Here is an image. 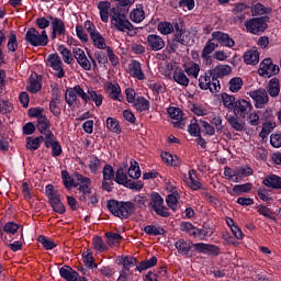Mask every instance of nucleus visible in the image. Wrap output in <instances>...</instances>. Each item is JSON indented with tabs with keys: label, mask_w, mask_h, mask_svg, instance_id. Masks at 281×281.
Wrapping results in <instances>:
<instances>
[{
	"label": "nucleus",
	"mask_w": 281,
	"mask_h": 281,
	"mask_svg": "<svg viewBox=\"0 0 281 281\" xmlns=\"http://www.w3.org/2000/svg\"><path fill=\"white\" fill-rule=\"evenodd\" d=\"M243 58L246 65L256 66L260 63V53L258 50H248L244 54Z\"/></svg>",
	"instance_id": "obj_27"
},
{
	"label": "nucleus",
	"mask_w": 281,
	"mask_h": 281,
	"mask_svg": "<svg viewBox=\"0 0 281 281\" xmlns=\"http://www.w3.org/2000/svg\"><path fill=\"white\" fill-rule=\"evenodd\" d=\"M167 113L171 120H182L183 119V111L180 108L170 106L167 109Z\"/></svg>",
	"instance_id": "obj_54"
},
{
	"label": "nucleus",
	"mask_w": 281,
	"mask_h": 281,
	"mask_svg": "<svg viewBox=\"0 0 281 281\" xmlns=\"http://www.w3.org/2000/svg\"><path fill=\"white\" fill-rule=\"evenodd\" d=\"M47 19L52 22L53 31L57 32L58 36H65L66 27L65 22L60 18H54L53 15H47Z\"/></svg>",
	"instance_id": "obj_21"
},
{
	"label": "nucleus",
	"mask_w": 281,
	"mask_h": 281,
	"mask_svg": "<svg viewBox=\"0 0 281 281\" xmlns=\"http://www.w3.org/2000/svg\"><path fill=\"white\" fill-rule=\"evenodd\" d=\"M120 263L123 266L122 271H127L131 273V269L137 265V258L135 257H122Z\"/></svg>",
	"instance_id": "obj_40"
},
{
	"label": "nucleus",
	"mask_w": 281,
	"mask_h": 281,
	"mask_svg": "<svg viewBox=\"0 0 281 281\" xmlns=\"http://www.w3.org/2000/svg\"><path fill=\"white\" fill-rule=\"evenodd\" d=\"M217 47L218 44H215L214 40H209L202 49L201 56H210V54H213V52L217 49Z\"/></svg>",
	"instance_id": "obj_50"
},
{
	"label": "nucleus",
	"mask_w": 281,
	"mask_h": 281,
	"mask_svg": "<svg viewBox=\"0 0 281 281\" xmlns=\"http://www.w3.org/2000/svg\"><path fill=\"white\" fill-rule=\"evenodd\" d=\"M115 3L112 10H117L120 12H128L131 7L135 3V0H111Z\"/></svg>",
	"instance_id": "obj_30"
},
{
	"label": "nucleus",
	"mask_w": 281,
	"mask_h": 281,
	"mask_svg": "<svg viewBox=\"0 0 281 281\" xmlns=\"http://www.w3.org/2000/svg\"><path fill=\"white\" fill-rule=\"evenodd\" d=\"M59 276L66 281H72L78 276V271L66 265L59 269Z\"/></svg>",
	"instance_id": "obj_26"
},
{
	"label": "nucleus",
	"mask_w": 281,
	"mask_h": 281,
	"mask_svg": "<svg viewBox=\"0 0 281 281\" xmlns=\"http://www.w3.org/2000/svg\"><path fill=\"white\" fill-rule=\"evenodd\" d=\"M72 54L81 69L83 71H91V61H89V58H87V54H85V50L82 48H74Z\"/></svg>",
	"instance_id": "obj_14"
},
{
	"label": "nucleus",
	"mask_w": 281,
	"mask_h": 281,
	"mask_svg": "<svg viewBox=\"0 0 281 281\" xmlns=\"http://www.w3.org/2000/svg\"><path fill=\"white\" fill-rule=\"evenodd\" d=\"M106 89L110 93V98L112 100H116L117 102H122V88H120V83L110 82L106 86Z\"/></svg>",
	"instance_id": "obj_23"
},
{
	"label": "nucleus",
	"mask_w": 281,
	"mask_h": 281,
	"mask_svg": "<svg viewBox=\"0 0 281 281\" xmlns=\"http://www.w3.org/2000/svg\"><path fill=\"white\" fill-rule=\"evenodd\" d=\"M262 184L271 190H281V177L274 173H270L265 177Z\"/></svg>",
	"instance_id": "obj_17"
},
{
	"label": "nucleus",
	"mask_w": 281,
	"mask_h": 281,
	"mask_svg": "<svg viewBox=\"0 0 281 281\" xmlns=\"http://www.w3.org/2000/svg\"><path fill=\"white\" fill-rule=\"evenodd\" d=\"M149 210H153V212H155L157 216H161L162 218L170 217V211L168 210V206L164 204V198L161 196V194H159V192H151L149 194Z\"/></svg>",
	"instance_id": "obj_7"
},
{
	"label": "nucleus",
	"mask_w": 281,
	"mask_h": 281,
	"mask_svg": "<svg viewBox=\"0 0 281 281\" xmlns=\"http://www.w3.org/2000/svg\"><path fill=\"white\" fill-rule=\"evenodd\" d=\"M258 74L261 78L278 76L280 74V66L273 64V59L265 58L259 65Z\"/></svg>",
	"instance_id": "obj_9"
},
{
	"label": "nucleus",
	"mask_w": 281,
	"mask_h": 281,
	"mask_svg": "<svg viewBox=\"0 0 281 281\" xmlns=\"http://www.w3.org/2000/svg\"><path fill=\"white\" fill-rule=\"evenodd\" d=\"M252 109H254V105H251L249 103V101H247L245 99H238L232 111L234 112V115L236 117H241L243 120H245V117H247V115H251Z\"/></svg>",
	"instance_id": "obj_10"
},
{
	"label": "nucleus",
	"mask_w": 281,
	"mask_h": 281,
	"mask_svg": "<svg viewBox=\"0 0 281 281\" xmlns=\"http://www.w3.org/2000/svg\"><path fill=\"white\" fill-rule=\"evenodd\" d=\"M254 175V169L251 167H239L236 171H234V177H251Z\"/></svg>",
	"instance_id": "obj_59"
},
{
	"label": "nucleus",
	"mask_w": 281,
	"mask_h": 281,
	"mask_svg": "<svg viewBox=\"0 0 281 281\" xmlns=\"http://www.w3.org/2000/svg\"><path fill=\"white\" fill-rule=\"evenodd\" d=\"M105 238H106L108 245H110V247H111V246L120 243V240H122L123 237L119 233L108 232V233H105Z\"/></svg>",
	"instance_id": "obj_57"
},
{
	"label": "nucleus",
	"mask_w": 281,
	"mask_h": 281,
	"mask_svg": "<svg viewBox=\"0 0 281 281\" xmlns=\"http://www.w3.org/2000/svg\"><path fill=\"white\" fill-rule=\"evenodd\" d=\"M57 52H59V54H61L63 60H64V63H66V65H71V63H74V57L71 56V50H69V48H67L65 45H59L57 47Z\"/></svg>",
	"instance_id": "obj_42"
},
{
	"label": "nucleus",
	"mask_w": 281,
	"mask_h": 281,
	"mask_svg": "<svg viewBox=\"0 0 281 281\" xmlns=\"http://www.w3.org/2000/svg\"><path fill=\"white\" fill-rule=\"evenodd\" d=\"M147 45L151 52H161V49L166 47V42L164 41V37L157 34H149L147 36Z\"/></svg>",
	"instance_id": "obj_15"
},
{
	"label": "nucleus",
	"mask_w": 281,
	"mask_h": 281,
	"mask_svg": "<svg viewBox=\"0 0 281 281\" xmlns=\"http://www.w3.org/2000/svg\"><path fill=\"white\" fill-rule=\"evenodd\" d=\"M50 207H53V211H55L57 214H65L67 212V209H65V204H63L61 200L50 203Z\"/></svg>",
	"instance_id": "obj_64"
},
{
	"label": "nucleus",
	"mask_w": 281,
	"mask_h": 281,
	"mask_svg": "<svg viewBox=\"0 0 281 281\" xmlns=\"http://www.w3.org/2000/svg\"><path fill=\"white\" fill-rule=\"evenodd\" d=\"M105 126L111 133H115L116 135L122 133V126H120V121H117V119L109 116L105 121Z\"/></svg>",
	"instance_id": "obj_33"
},
{
	"label": "nucleus",
	"mask_w": 281,
	"mask_h": 281,
	"mask_svg": "<svg viewBox=\"0 0 281 281\" xmlns=\"http://www.w3.org/2000/svg\"><path fill=\"white\" fill-rule=\"evenodd\" d=\"M157 261L158 259L155 256H153L148 260L140 261L136 267V271H139V273H142V271H146V269L155 267L157 265Z\"/></svg>",
	"instance_id": "obj_39"
},
{
	"label": "nucleus",
	"mask_w": 281,
	"mask_h": 281,
	"mask_svg": "<svg viewBox=\"0 0 281 281\" xmlns=\"http://www.w3.org/2000/svg\"><path fill=\"white\" fill-rule=\"evenodd\" d=\"M186 74L199 78V71H201V66L196 63H192L191 66L184 68Z\"/></svg>",
	"instance_id": "obj_61"
},
{
	"label": "nucleus",
	"mask_w": 281,
	"mask_h": 281,
	"mask_svg": "<svg viewBox=\"0 0 281 281\" xmlns=\"http://www.w3.org/2000/svg\"><path fill=\"white\" fill-rule=\"evenodd\" d=\"M65 100L68 106H74V103L78 100V92H76V87L68 88L65 92Z\"/></svg>",
	"instance_id": "obj_41"
},
{
	"label": "nucleus",
	"mask_w": 281,
	"mask_h": 281,
	"mask_svg": "<svg viewBox=\"0 0 281 281\" xmlns=\"http://www.w3.org/2000/svg\"><path fill=\"white\" fill-rule=\"evenodd\" d=\"M212 41H215L216 45H221L222 47H228L232 49L236 42L229 34L224 33L223 31H215L212 33Z\"/></svg>",
	"instance_id": "obj_12"
},
{
	"label": "nucleus",
	"mask_w": 281,
	"mask_h": 281,
	"mask_svg": "<svg viewBox=\"0 0 281 281\" xmlns=\"http://www.w3.org/2000/svg\"><path fill=\"white\" fill-rule=\"evenodd\" d=\"M212 234L214 233H210V227L207 225H203V228H196L195 226L191 236H193V238H200V236H212Z\"/></svg>",
	"instance_id": "obj_52"
},
{
	"label": "nucleus",
	"mask_w": 281,
	"mask_h": 281,
	"mask_svg": "<svg viewBox=\"0 0 281 281\" xmlns=\"http://www.w3.org/2000/svg\"><path fill=\"white\" fill-rule=\"evenodd\" d=\"M88 94L90 98V101L94 102L95 106H102V101L104 100V97L100 93H97L93 89H88Z\"/></svg>",
	"instance_id": "obj_53"
},
{
	"label": "nucleus",
	"mask_w": 281,
	"mask_h": 281,
	"mask_svg": "<svg viewBox=\"0 0 281 281\" xmlns=\"http://www.w3.org/2000/svg\"><path fill=\"white\" fill-rule=\"evenodd\" d=\"M258 214L265 216L266 218H270V221H277L276 216H273V211L267 207L266 205L260 204L257 209Z\"/></svg>",
	"instance_id": "obj_55"
},
{
	"label": "nucleus",
	"mask_w": 281,
	"mask_h": 281,
	"mask_svg": "<svg viewBox=\"0 0 281 281\" xmlns=\"http://www.w3.org/2000/svg\"><path fill=\"white\" fill-rule=\"evenodd\" d=\"M24 41L31 47H47L49 37L47 36V31L40 33L35 27H30L25 33Z\"/></svg>",
	"instance_id": "obj_5"
},
{
	"label": "nucleus",
	"mask_w": 281,
	"mask_h": 281,
	"mask_svg": "<svg viewBox=\"0 0 281 281\" xmlns=\"http://www.w3.org/2000/svg\"><path fill=\"white\" fill-rule=\"evenodd\" d=\"M26 89L30 93H38L43 89V76L31 77Z\"/></svg>",
	"instance_id": "obj_19"
},
{
	"label": "nucleus",
	"mask_w": 281,
	"mask_h": 281,
	"mask_svg": "<svg viewBox=\"0 0 281 281\" xmlns=\"http://www.w3.org/2000/svg\"><path fill=\"white\" fill-rule=\"evenodd\" d=\"M127 175L131 179H139V177H142V169L139 168V162H137V160L133 158L131 159Z\"/></svg>",
	"instance_id": "obj_36"
},
{
	"label": "nucleus",
	"mask_w": 281,
	"mask_h": 281,
	"mask_svg": "<svg viewBox=\"0 0 281 281\" xmlns=\"http://www.w3.org/2000/svg\"><path fill=\"white\" fill-rule=\"evenodd\" d=\"M90 38L97 49H106V47H110L106 45V38H104V36H102L99 31L91 33Z\"/></svg>",
	"instance_id": "obj_25"
},
{
	"label": "nucleus",
	"mask_w": 281,
	"mask_h": 281,
	"mask_svg": "<svg viewBox=\"0 0 281 281\" xmlns=\"http://www.w3.org/2000/svg\"><path fill=\"white\" fill-rule=\"evenodd\" d=\"M249 97L254 100L256 109H262L269 102V94L265 88L250 91Z\"/></svg>",
	"instance_id": "obj_13"
},
{
	"label": "nucleus",
	"mask_w": 281,
	"mask_h": 281,
	"mask_svg": "<svg viewBox=\"0 0 281 281\" xmlns=\"http://www.w3.org/2000/svg\"><path fill=\"white\" fill-rule=\"evenodd\" d=\"M189 179L191 190H201V188H203V184L196 180V171L194 169L189 170Z\"/></svg>",
	"instance_id": "obj_45"
},
{
	"label": "nucleus",
	"mask_w": 281,
	"mask_h": 281,
	"mask_svg": "<svg viewBox=\"0 0 281 281\" xmlns=\"http://www.w3.org/2000/svg\"><path fill=\"white\" fill-rule=\"evenodd\" d=\"M106 207L113 216L116 218H121L122 221H126V218H131L133 214H135L136 205L131 201H117V200H109L106 203Z\"/></svg>",
	"instance_id": "obj_3"
},
{
	"label": "nucleus",
	"mask_w": 281,
	"mask_h": 281,
	"mask_svg": "<svg viewBox=\"0 0 281 281\" xmlns=\"http://www.w3.org/2000/svg\"><path fill=\"white\" fill-rule=\"evenodd\" d=\"M175 247L178 250V254H180V256H184V258H193L194 251H196V254L212 256L213 258L221 256V247L214 244H194L192 243V240L179 239L175 243ZM192 247L194 248V250H192Z\"/></svg>",
	"instance_id": "obj_1"
},
{
	"label": "nucleus",
	"mask_w": 281,
	"mask_h": 281,
	"mask_svg": "<svg viewBox=\"0 0 281 281\" xmlns=\"http://www.w3.org/2000/svg\"><path fill=\"white\" fill-rule=\"evenodd\" d=\"M130 72L132 74L133 78H137V80H144L146 75L142 70V64L138 60H132L130 64Z\"/></svg>",
	"instance_id": "obj_22"
},
{
	"label": "nucleus",
	"mask_w": 281,
	"mask_h": 281,
	"mask_svg": "<svg viewBox=\"0 0 281 281\" xmlns=\"http://www.w3.org/2000/svg\"><path fill=\"white\" fill-rule=\"evenodd\" d=\"M130 19L133 23H142L146 19L143 4H136V8L130 12Z\"/></svg>",
	"instance_id": "obj_18"
},
{
	"label": "nucleus",
	"mask_w": 281,
	"mask_h": 281,
	"mask_svg": "<svg viewBox=\"0 0 281 281\" xmlns=\"http://www.w3.org/2000/svg\"><path fill=\"white\" fill-rule=\"evenodd\" d=\"M180 45H189L190 44V36H175L171 40H168V49L170 54H175L177 49H179Z\"/></svg>",
	"instance_id": "obj_16"
},
{
	"label": "nucleus",
	"mask_w": 281,
	"mask_h": 281,
	"mask_svg": "<svg viewBox=\"0 0 281 281\" xmlns=\"http://www.w3.org/2000/svg\"><path fill=\"white\" fill-rule=\"evenodd\" d=\"M100 166H102V159L98 158V156L95 155H92L88 162V168L91 175H98V171L100 170Z\"/></svg>",
	"instance_id": "obj_38"
},
{
	"label": "nucleus",
	"mask_w": 281,
	"mask_h": 281,
	"mask_svg": "<svg viewBox=\"0 0 281 281\" xmlns=\"http://www.w3.org/2000/svg\"><path fill=\"white\" fill-rule=\"evenodd\" d=\"M128 180V176L126 175V171H124V168H119L114 175V181L119 186H123Z\"/></svg>",
	"instance_id": "obj_49"
},
{
	"label": "nucleus",
	"mask_w": 281,
	"mask_h": 281,
	"mask_svg": "<svg viewBox=\"0 0 281 281\" xmlns=\"http://www.w3.org/2000/svg\"><path fill=\"white\" fill-rule=\"evenodd\" d=\"M49 126H52L49 119H47V116H40L35 128H37L38 133H41L42 135H47V132H52V130H49Z\"/></svg>",
	"instance_id": "obj_28"
},
{
	"label": "nucleus",
	"mask_w": 281,
	"mask_h": 281,
	"mask_svg": "<svg viewBox=\"0 0 281 281\" xmlns=\"http://www.w3.org/2000/svg\"><path fill=\"white\" fill-rule=\"evenodd\" d=\"M188 133L191 137H196L201 135V125L196 122V120H192L190 125L188 126Z\"/></svg>",
	"instance_id": "obj_58"
},
{
	"label": "nucleus",
	"mask_w": 281,
	"mask_h": 281,
	"mask_svg": "<svg viewBox=\"0 0 281 281\" xmlns=\"http://www.w3.org/2000/svg\"><path fill=\"white\" fill-rule=\"evenodd\" d=\"M166 203L170 210L177 212V207H179V198H177V195L173 193H170L166 196Z\"/></svg>",
	"instance_id": "obj_56"
},
{
	"label": "nucleus",
	"mask_w": 281,
	"mask_h": 281,
	"mask_svg": "<svg viewBox=\"0 0 281 281\" xmlns=\"http://www.w3.org/2000/svg\"><path fill=\"white\" fill-rule=\"evenodd\" d=\"M47 66L54 69L57 78H65V69H63V59L58 54H49L47 57Z\"/></svg>",
	"instance_id": "obj_11"
},
{
	"label": "nucleus",
	"mask_w": 281,
	"mask_h": 281,
	"mask_svg": "<svg viewBox=\"0 0 281 281\" xmlns=\"http://www.w3.org/2000/svg\"><path fill=\"white\" fill-rule=\"evenodd\" d=\"M92 245H93L95 251H100V254H102V251H106V249H109V246H106V244L104 243V239H102L101 236H94L92 239Z\"/></svg>",
	"instance_id": "obj_47"
},
{
	"label": "nucleus",
	"mask_w": 281,
	"mask_h": 281,
	"mask_svg": "<svg viewBox=\"0 0 281 281\" xmlns=\"http://www.w3.org/2000/svg\"><path fill=\"white\" fill-rule=\"evenodd\" d=\"M145 234L148 236H165L166 229L161 225H147L144 227Z\"/></svg>",
	"instance_id": "obj_35"
},
{
	"label": "nucleus",
	"mask_w": 281,
	"mask_h": 281,
	"mask_svg": "<svg viewBox=\"0 0 281 281\" xmlns=\"http://www.w3.org/2000/svg\"><path fill=\"white\" fill-rule=\"evenodd\" d=\"M37 241L46 249V251H49L52 249H55L57 247L56 243L54 240H50L49 237L40 235L37 237Z\"/></svg>",
	"instance_id": "obj_44"
},
{
	"label": "nucleus",
	"mask_w": 281,
	"mask_h": 281,
	"mask_svg": "<svg viewBox=\"0 0 281 281\" xmlns=\"http://www.w3.org/2000/svg\"><path fill=\"white\" fill-rule=\"evenodd\" d=\"M173 80L175 82H177V85H180L181 87H188V85H190V78H188L186 72L181 69L175 70Z\"/></svg>",
	"instance_id": "obj_34"
},
{
	"label": "nucleus",
	"mask_w": 281,
	"mask_h": 281,
	"mask_svg": "<svg viewBox=\"0 0 281 281\" xmlns=\"http://www.w3.org/2000/svg\"><path fill=\"white\" fill-rule=\"evenodd\" d=\"M232 74V66L217 65L214 69L207 70L199 78V87L202 91H211L212 93H218L221 91L220 78H225Z\"/></svg>",
	"instance_id": "obj_2"
},
{
	"label": "nucleus",
	"mask_w": 281,
	"mask_h": 281,
	"mask_svg": "<svg viewBox=\"0 0 281 281\" xmlns=\"http://www.w3.org/2000/svg\"><path fill=\"white\" fill-rule=\"evenodd\" d=\"M61 180H63V184L67 190H71L72 188H78L80 183H87V182L89 183L91 181L90 178L85 177L82 176V173H79V172H75L71 177L69 176V171L67 170H61Z\"/></svg>",
	"instance_id": "obj_8"
},
{
	"label": "nucleus",
	"mask_w": 281,
	"mask_h": 281,
	"mask_svg": "<svg viewBox=\"0 0 281 281\" xmlns=\"http://www.w3.org/2000/svg\"><path fill=\"white\" fill-rule=\"evenodd\" d=\"M243 89V78L234 77L229 80V91L232 93H238V91Z\"/></svg>",
	"instance_id": "obj_48"
},
{
	"label": "nucleus",
	"mask_w": 281,
	"mask_h": 281,
	"mask_svg": "<svg viewBox=\"0 0 281 281\" xmlns=\"http://www.w3.org/2000/svg\"><path fill=\"white\" fill-rule=\"evenodd\" d=\"M271 8H267L262 3H257L251 8L252 16H262V14H271Z\"/></svg>",
	"instance_id": "obj_43"
},
{
	"label": "nucleus",
	"mask_w": 281,
	"mask_h": 281,
	"mask_svg": "<svg viewBox=\"0 0 281 281\" xmlns=\"http://www.w3.org/2000/svg\"><path fill=\"white\" fill-rule=\"evenodd\" d=\"M270 18L268 15H262L259 18H251L245 22V27L247 32L254 34L255 36H260L267 32L269 27Z\"/></svg>",
	"instance_id": "obj_6"
},
{
	"label": "nucleus",
	"mask_w": 281,
	"mask_h": 281,
	"mask_svg": "<svg viewBox=\"0 0 281 281\" xmlns=\"http://www.w3.org/2000/svg\"><path fill=\"white\" fill-rule=\"evenodd\" d=\"M267 89L271 98H278V95H280V79L272 78L269 81Z\"/></svg>",
	"instance_id": "obj_32"
},
{
	"label": "nucleus",
	"mask_w": 281,
	"mask_h": 281,
	"mask_svg": "<svg viewBox=\"0 0 281 281\" xmlns=\"http://www.w3.org/2000/svg\"><path fill=\"white\" fill-rule=\"evenodd\" d=\"M226 121L228 122L229 126L234 128V131L243 132L245 131V123L238 120L236 114L227 116Z\"/></svg>",
	"instance_id": "obj_37"
},
{
	"label": "nucleus",
	"mask_w": 281,
	"mask_h": 281,
	"mask_svg": "<svg viewBox=\"0 0 281 281\" xmlns=\"http://www.w3.org/2000/svg\"><path fill=\"white\" fill-rule=\"evenodd\" d=\"M94 261L95 259L93 258V252L88 250L87 255H83V262L87 269H93V267L98 269V265H95Z\"/></svg>",
	"instance_id": "obj_60"
},
{
	"label": "nucleus",
	"mask_w": 281,
	"mask_h": 281,
	"mask_svg": "<svg viewBox=\"0 0 281 281\" xmlns=\"http://www.w3.org/2000/svg\"><path fill=\"white\" fill-rule=\"evenodd\" d=\"M172 26L175 32L173 36H177V37L190 36V33L187 32L186 30V25L183 24V21L175 20L172 22Z\"/></svg>",
	"instance_id": "obj_31"
},
{
	"label": "nucleus",
	"mask_w": 281,
	"mask_h": 281,
	"mask_svg": "<svg viewBox=\"0 0 281 281\" xmlns=\"http://www.w3.org/2000/svg\"><path fill=\"white\" fill-rule=\"evenodd\" d=\"M157 30L160 34L168 36V34H172V32H175V26L170 22H160L158 23Z\"/></svg>",
	"instance_id": "obj_46"
},
{
	"label": "nucleus",
	"mask_w": 281,
	"mask_h": 281,
	"mask_svg": "<svg viewBox=\"0 0 281 281\" xmlns=\"http://www.w3.org/2000/svg\"><path fill=\"white\" fill-rule=\"evenodd\" d=\"M102 172L104 181H111V179H115V170H113V166L105 165Z\"/></svg>",
	"instance_id": "obj_62"
},
{
	"label": "nucleus",
	"mask_w": 281,
	"mask_h": 281,
	"mask_svg": "<svg viewBox=\"0 0 281 281\" xmlns=\"http://www.w3.org/2000/svg\"><path fill=\"white\" fill-rule=\"evenodd\" d=\"M222 102L224 109H227L228 111H233L234 106H236V97L234 94H228L227 92H222L221 94Z\"/></svg>",
	"instance_id": "obj_29"
},
{
	"label": "nucleus",
	"mask_w": 281,
	"mask_h": 281,
	"mask_svg": "<svg viewBox=\"0 0 281 281\" xmlns=\"http://www.w3.org/2000/svg\"><path fill=\"white\" fill-rule=\"evenodd\" d=\"M128 12L117 11V9L110 10L111 24L116 27L117 32H133L134 25L128 21L126 14Z\"/></svg>",
	"instance_id": "obj_4"
},
{
	"label": "nucleus",
	"mask_w": 281,
	"mask_h": 281,
	"mask_svg": "<svg viewBox=\"0 0 281 281\" xmlns=\"http://www.w3.org/2000/svg\"><path fill=\"white\" fill-rule=\"evenodd\" d=\"M3 232L7 234H16L19 232V224L14 222H8L3 226Z\"/></svg>",
	"instance_id": "obj_63"
},
{
	"label": "nucleus",
	"mask_w": 281,
	"mask_h": 281,
	"mask_svg": "<svg viewBox=\"0 0 281 281\" xmlns=\"http://www.w3.org/2000/svg\"><path fill=\"white\" fill-rule=\"evenodd\" d=\"M251 188H254V184L251 182H247L244 184H235L232 190H227L228 194L234 196V194H237V196H240V194H247V192H251Z\"/></svg>",
	"instance_id": "obj_20"
},
{
	"label": "nucleus",
	"mask_w": 281,
	"mask_h": 281,
	"mask_svg": "<svg viewBox=\"0 0 281 281\" xmlns=\"http://www.w3.org/2000/svg\"><path fill=\"white\" fill-rule=\"evenodd\" d=\"M8 47V52H16V49H19V41L16 40V34H14V32H11L9 34V41L7 44Z\"/></svg>",
	"instance_id": "obj_51"
},
{
	"label": "nucleus",
	"mask_w": 281,
	"mask_h": 281,
	"mask_svg": "<svg viewBox=\"0 0 281 281\" xmlns=\"http://www.w3.org/2000/svg\"><path fill=\"white\" fill-rule=\"evenodd\" d=\"M132 104L134 109H136V111L139 113H144V111H150V101L144 97H137Z\"/></svg>",
	"instance_id": "obj_24"
}]
</instances>
